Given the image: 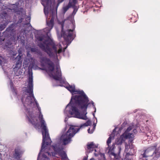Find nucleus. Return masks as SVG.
<instances>
[{
  "label": "nucleus",
  "mask_w": 160,
  "mask_h": 160,
  "mask_svg": "<svg viewBox=\"0 0 160 160\" xmlns=\"http://www.w3.org/2000/svg\"><path fill=\"white\" fill-rule=\"evenodd\" d=\"M34 62L33 61V58L31 57H30L28 58H26L25 59L23 64L25 65V67H28V71L29 72V74L30 75L32 73V72L30 73V70L32 68H33L34 65Z\"/></svg>",
  "instance_id": "9d476101"
},
{
  "label": "nucleus",
  "mask_w": 160,
  "mask_h": 160,
  "mask_svg": "<svg viewBox=\"0 0 160 160\" xmlns=\"http://www.w3.org/2000/svg\"><path fill=\"white\" fill-rule=\"evenodd\" d=\"M16 61H17L15 68L19 69L21 67L22 60V57L21 56L18 55L17 57L15 59Z\"/></svg>",
  "instance_id": "4468645a"
},
{
  "label": "nucleus",
  "mask_w": 160,
  "mask_h": 160,
  "mask_svg": "<svg viewBox=\"0 0 160 160\" xmlns=\"http://www.w3.org/2000/svg\"><path fill=\"white\" fill-rule=\"evenodd\" d=\"M45 8H44V12L45 14L46 15H48V10H45Z\"/></svg>",
  "instance_id": "c9c22d12"
},
{
  "label": "nucleus",
  "mask_w": 160,
  "mask_h": 160,
  "mask_svg": "<svg viewBox=\"0 0 160 160\" xmlns=\"http://www.w3.org/2000/svg\"><path fill=\"white\" fill-rule=\"evenodd\" d=\"M38 46L42 50L47 52L50 57L53 56L57 53L59 54L62 51L61 46L56 45L54 42L51 39L44 40L42 42L39 43Z\"/></svg>",
  "instance_id": "7ed1b4c3"
},
{
  "label": "nucleus",
  "mask_w": 160,
  "mask_h": 160,
  "mask_svg": "<svg viewBox=\"0 0 160 160\" xmlns=\"http://www.w3.org/2000/svg\"><path fill=\"white\" fill-rule=\"evenodd\" d=\"M74 29H68L65 31H62L61 33V37H63L64 40L68 43L70 44L73 39V33Z\"/></svg>",
  "instance_id": "6e6552de"
},
{
  "label": "nucleus",
  "mask_w": 160,
  "mask_h": 160,
  "mask_svg": "<svg viewBox=\"0 0 160 160\" xmlns=\"http://www.w3.org/2000/svg\"><path fill=\"white\" fill-rule=\"evenodd\" d=\"M115 130H116V129H115V128H114V129L113 130V132H114V131H115Z\"/></svg>",
  "instance_id": "a19ab883"
},
{
  "label": "nucleus",
  "mask_w": 160,
  "mask_h": 160,
  "mask_svg": "<svg viewBox=\"0 0 160 160\" xmlns=\"http://www.w3.org/2000/svg\"><path fill=\"white\" fill-rule=\"evenodd\" d=\"M37 39L38 40V41H42L43 40V38L42 36H39L38 37Z\"/></svg>",
  "instance_id": "7c9ffc66"
},
{
  "label": "nucleus",
  "mask_w": 160,
  "mask_h": 160,
  "mask_svg": "<svg viewBox=\"0 0 160 160\" xmlns=\"http://www.w3.org/2000/svg\"><path fill=\"white\" fill-rule=\"evenodd\" d=\"M70 7H71L70 6V5H69L68 4V5L63 7V13H65Z\"/></svg>",
  "instance_id": "a878e982"
},
{
  "label": "nucleus",
  "mask_w": 160,
  "mask_h": 160,
  "mask_svg": "<svg viewBox=\"0 0 160 160\" xmlns=\"http://www.w3.org/2000/svg\"><path fill=\"white\" fill-rule=\"evenodd\" d=\"M43 156L44 158V159L43 160H49V158L45 155L43 154Z\"/></svg>",
  "instance_id": "72a5a7b5"
},
{
  "label": "nucleus",
  "mask_w": 160,
  "mask_h": 160,
  "mask_svg": "<svg viewBox=\"0 0 160 160\" xmlns=\"http://www.w3.org/2000/svg\"><path fill=\"white\" fill-rule=\"evenodd\" d=\"M74 93L79 95L72 96L67 107L72 105L71 115L74 114L75 117L79 119L87 120V110L89 104L88 98L83 90L75 89Z\"/></svg>",
  "instance_id": "f257e3e1"
},
{
  "label": "nucleus",
  "mask_w": 160,
  "mask_h": 160,
  "mask_svg": "<svg viewBox=\"0 0 160 160\" xmlns=\"http://www.w3.org/2000/svg\"><path fill=\"white\" fill-rule=\"evenodd\" d=\"M10 87H11V89H12L14 90V85L13 84L12 81H10Z\"/></svg>",
  "instance_id": "2f4dec72"
},
{
  "label": "nucleus",
  "mask_w": 160,
  "mask_h": 160,
  "mask_svg": "<svg viewBox=\"0 0 160 160\" xmlns=\"http://www.w3.org/2000/svg\"><path fill=\"white\" fill-rule=\"evenodd\" d=\"M41 4L45 8L49 7L51 4V0H41Z\"/></svg>",
  "instance_id": "a211bd4d"
},
{
  "label": "nucleus",
  "mask_w": 160,
  "mask_h": 160,
  "mask_svg": "<svg viewBox=\"0 0 160 160\" xmlns=\"http://www.w3.org/2000/svg\"><path fill=\"white\" fill-rule=\"evenodd\" d=\"M87 158L86 157H85L83 158V160H87ZM94 160V159L93 158H92L90 159V160Z\"/></svg>",
  "instance_id": "4c0bfd02"
},
{
  "label": "nucleus",
  "mask_w": 160,
  "mask_h": 160,
  "mask_svg": "<svg viewBox=\"0 0 160 160\" xmlns=\"http://www.w3.org/2000/svg\"><path fill=\"white\" fill-rule=\"evenodd\" d=\"M30 51L32 52H35L40 55L42 54L41 52L39 51L37 47L30 48Z\"/></svg>",
  "instance_id": "4be33fe9"
},
{
  "label": "nucleus",
  "mask_w": 160,
  "mask_h": 160,
  "mask_svg": "<svg viewBox=\"0 0 160 160\" xmlns=\"http://www.w3.org/2000/svg\"><path fill=\"white\" fill-rule=\"evenodd\" d=\"M96 108H95V111H94V112H96Z\"/></svg>",
  "instance_id": "37998d69"
},
{
  "label": "nucleus",
  "mask_w": 160,
  "mask_h": 160,
  "mask_svg": "<svg viewBox=\"0 0 160 160\" xmlns=\"http://www.w3.org/2000/svg\"><path fill=\"white\" fill-rule=\"evenodd\" d=\"M125 152H126V154L125 156V158L126 160H131V158L129 156L131 155V154L129 152H128V147H129L127 143H125Z\"/></svg>",
  "instance_id": "aec40b11"
},
{
  "label": "nucleus",
  "mask_w": 160,
  "mask_h": 160,
  "mask_svg": "<svg viewBox=\"0 0 160 160\" xmlns=\"http://www.w3.org/2000/svg\"><path fill=\"white\" fill-rule=\"evenodd\" d=\"M29 54V52H28L27 53V56H28V55Z\"/></svg>",
  "instance_id": "79ce46f5"
},
{
  "label": "nucleus",
  "mask_w": 160,
  "mask_h": 160,
  "mask_svg": "<svg viewBox=\"0 0 160 160\" xmlns=\"http://www.w3.org/2000/svg\"><path fill=\"white\" fill-rule=\"evenodd\" d=\"M54 19L52 18H51V19L49 21L47 22V23L48 28H47V29L49 31H50L53 28L54 26Z\"/></svg>",
  "instance_id": "dca6fc26"
},
{
  "label": "nucleus",
  "mask_w": 160,
  "mask_h": 160,
  "mask_svg": "<svg viewBox=\"0 0 160 160\" xmlns=\"http://www.w3.org/2000/svg\"><path fill=\"white\" fill-rule=\"evenodd\" d=\"M55 15V12L54 10H52V18L54 19V17Z\"/></svg>",
  "instance_id": "473e14b6"
},
{
  "label": "nucleus",
  "mask_w": 160,
  "mask_h": 160,
  "mask_svg": "<svg viewBox=\"0 0 160 160\" xmlns=\"http://www.w3.org/2000/svg\"><path fill=\"white\" fill-rule=\"evenodd\" d=\"M28 114L29 116L28 117L29 121L32 124L35 125L36 122L34 121V119L35 118V117L33 115L32 112L30 111L28 112Z\"/></svg>",
  "instance_id": "2eb2a0df"
},
{
  "label": "nucleus",
  "mask_w": 160,
  "mask_h": 160,
  "mask_svg": "<svg viewBox=\"0 0 160 160\" xmlns=\"http://www.w3.org/2000/svg\"><path fill=\"white\" fill-rule=\"evenodd\" d=\"M52 147L55 152L54 153H52V156H55L56 155L58 154L61 157L62 160H64L68 158L66 153L63 150L62 148L58 147L56 144L55 145H52Z\"/></svg>",
  "instance_id": "1a4fd4ad"
},
{
  "label": "nucleus",
  "mask_w": 160,
  "mask_h": 160,
  "mask_svg": "<svg viewBox=\"0 0 160 160\" xmlns=\"http://www.w3.org/2000/svg\"><path fill=\"white\" fill-rule=\"evenodd\" d=\"M28 89L26 90L25 92L29 93V95L26 98L25 103L23 102L24 99L23 97H22L21 98V101L24 105H25V104L29 105L33 103L32 99V98L33 99L37 106L39 111L40 114L38 118L41 124V127L42 129V142L41 150H42L45 148V144H46L47 145H48L51 144L52 141L49 136L48 130L46 127V124L43 119V115L41 114L40 111V110L38 108L39 104L34 96L33 94V76H32V73L29 75V77L28 78Z\"/></svg>",
  "instance_id": "f03ea898"
},
{
  "label": "nucleus",
  "mask_w": 160,
  "mask_h": 160,
  "mask_svg": "<svg viewBox=\"0 0 160 160\" xmlns=\"http://www.w3.org/2000/svg\"><path fill=\"white\" fill-rule=\"evenodd\" d=\"M94 104V102H92V104Z\"/></svg>",
  "instance_id": "a18cd8bd"
},
{
  "label": "nucleus",
  "mask_w": 160,
  "mask_h": 160,
  "mask_svg": "<svg viewBox=\"0 0 160 160\" xmlns=\"http://www.w3.org/2000/svg\"><path fill=\"white\" fill-rule=\"evenodd\" d=\"M89 129H88V131Z\"/></svg>",
  "instance_id": "c03bdc74"
},
{
  "label": "nucleus",
  "mask_w": 160,
  "mask_h": 160,
  "mask_svg": "<svg viewBox=\"0 0 160 160\" xmlns=\"http://www.w3.org/2000/svg\"><path fill=\"white\" fill-rule=\"evenodd\" d=\"M114 139V137H112L111 136V135H110L107 141V143L108 146H109V144H110L111 142V140L112 139Z\"/></svg>",
  "instance_id": "bb28decb"
},
{
  "label": "nucleus",
  "mask_w": 160,
  "mask_h": 160,
  "mask_svg": "<svg viewBox=\"0 0 160 160\" xmlns=\"http://www.w3.org/2000/svg\"><path fill=\"white\" fill-rule=\"evenodd\" d=\"M12 40L9 39L7 40L5 42V44L2 45V48L4 49L9 50V49L12 48Z\"/></svg>",
  "instance_id": "f8f14e48"
},
{
  "label": "nucleus",
  "mask_w": 160,
  "mask_h": 160,
  "mask_svg": "<svg viewBox=\"0 0 160 160\" xmlns=\"http://www.w3.org/2000/svg\"><path fill=\"white\" fill-rule=\"evenodd\" d=\"M2 63V60L0 59V65H1Z\"/></svg>",
  "instance_id": "ea45409f"
},
{
  "label": "nucleus",
  "mask_w": 160,
  "mask_h": 160,
  "mask_svg": "<svg viewBox=\"0 0 160 160\" xmlns=\"http://www.w3.org/2000/svg\"><path fill=\"white\" fill-rule=\"evenodd\" d=\"M46 153L49 156V155L51 156V154L49 152H46Z\"/></svg>",
  "instance_id": "58836bf2"
},
{
  "label": "nucleus",
  "mask_w": 160,
  "mask_h": 160,
  "mask_svg": "<svg viewBox=\"0 0 160 160\" xmlns=\"http://www.w3.org/2000/svg\"><path fill=\"white\" fill-rule=\"evenodd\" d=\"M66 88L72 93H74L75 91L74 86L68 85L66 86Z\"/></svg>",
  "instance_id": "5701e85b"
},
{
  "label": "nucleus",
  "mask_w": 160,
  "mask_h": 160,
  "mask_svg": "<svg viewBox=\"0 0 160 160\" xmlns=\"http://www.w3.org/2000/svg\"><path fill=\"white\" fill-rule=\"evenodd\" d=\"M91 125V121L88 120L85 123L81 125L79 128H78L77 126H76L71 125L66 132L61 136V140L62 142L64 145L69 143L71 141L72 138L81 128L90 126Z\"/></svg>",
  "instance_id": "20e7f679"
},
{
  "label": "nucleus",
  "mask_w": 160,
  "mask_h": 160,
  "mask_svg": "<svg viewBox=\"0 0 160 160\" xmlns=\"http://www.w3.org/2000/svg\"><path fill=\"white\" fill-rule=\"evenodd\" d=\"M23 151L21 149L20 147H16L14 149L13 156L14 158L18 160L21 157V155L23 153Z\"/></svg>",
  "instance_id": "9b49d317"
},
{
  "label": "nucleus",
  "mask_w": 160,
  "mask_h": 160,
  "mask_svg": "<svg viewBox=\"0 0 160 160\" xmlns=\"http://www.w3.org/2000/svg\"><path fill=\"white\" fill-rule=\"evenodd\" d=\"M45 61L47 64L48 65V71L51 72V73L49 74L50 76L56 80L60 81L62 78V74L59 66H56V71L55 75H54L52 73V72L54 71L55 68V66L53 62L51 61L49 59L47 58L45 59Z\"/></svg>",
  "instance_id": "39448f33"
},
{
  "label": "nucleus",
  "mask_w": 160,
  "mask_h": 160,
  "mask_svg": "<svg viewBox=\"0 0 160 160\" xmlns=\"http://www.w3.org/2000/svg\"><path fill=\"white\" fill-rule=\"evenodd\" d=\"M73 9L74 10L72 12V14L74 15H75L78 11V8H77V7L75 6L73 7H72Z\"/></svg>",
  "instance_id": "c85d7f7f"
},
{
  "label": "nucleus",
  "mask_w": 160,
  "mask_h": 160,
  "mask_svg": "<svg viewBox=\"0 0 160 160\" xmlns=\"http://www.w3.org/2000/svg\"><path fill=\"white\" fill-rule=\"evenodd\" d=\"M115 148V143H113L112 146H108V153L110 158L113 160H121L120 154L121 151V148L120 146H118V153L114 152V149Z\"/></svg>",
  "instance_id": "0eeeda50"
},
{
  "label": "nucleus",
  "mask_w": 160,
  "mask_h": 160,
  "mask_svg": "<svg viewBox=\"0 0 160 160\" xmlns=\"http://www.w3.org/2000/svg\"><path fill=\"white\" fill-rule=\"evenodd\" d=\"M64 1V0H58V4H57V7L56 8V16H57V8L59 6V4L60 3L62 2H63Z\"/></svg>",
  "instance_id": "c756f323"
},
{
  "label": "nucleus",
  "mask_w": 160,
  "mask_h": 160,
  "mask_svg": "<svg viewBox=\"0 0 160 160\" xmlns=\"http://www.w3.org/2000/svg\"><path fill=\"white\" fill-rule=\"evenodd\" d=\"M132 129V128L131 127H129L126 130V131H125V132H128L129 131H130V130H131Z\"/></svg>",
  "instance_id": "f704fd0d"
},
{
  "label": "nucleus",
  "mask_w": 160,
  "mask_h": 160,
  "mask_svg": "<svg viewBox=\"0 0 160 160\" xmlns=\"http://www.w3.org/2000/svg\"><path fill=\"white\" fill-rule=\"evenodd\" d=\"M125 141V139L123 138V137H122V135H121L120 137L119 138H118L116 140L115 142L114 143H115V145H117L118 146H120V145H121L122 143L124 142Z\"/></svg>",
  "instance_id": "f3484780"
},
{
  "label": "nucleus",
  "mask_w": 160,
  "mask_h": 160,
  "mask_svg": "<svg viewBox=\"0 0 160 160\" xmlns=\"http://www.w3.org/2000/svg\"><path fill=\"white\" fill-rule=\"evenodd\" d=\"M5 38H2V37L0 36V43H1L2 41H4Z\"/></svg>",
  "instance_id": "e433bc0d"
},
{
  "label": "nucleus",
  "mask_w": 160,
  "mask_h": 160,
  "mask_svg": "<svg viewBox=\"0 0 160 160\" xmlns=\"http://www.w3.org/2000/svg\"><path fill=\"white\" fill-rule=\"evenodd\" d=\"M8 22H6L5 23L0 24V31L3 30L6 27L8 24Z\"/></svg>",
  "instance_id": "393cba45"
},
{
  "label": "nucleus",
  "mask_w": 160,
  "mask_h": 160,
  "mask_svg": "<svg viewBox=\"0 0 160 160\" xmlns=\"http://www.w3.org/2000/svg\"><path fill=\"white\" fill-rule=\"evenodd\" d=\"M122 135L125 140L128 138L131 139L133 137V135L132 133H128L127 132H125Z\"/></svg>",
  "instance_id": "412c9836"
},
{
  "label": "nucleus",
  "mask_w": 160,
  "mask_h": 160,
  "mask_svg": "<svg viewBox=\"0 0 160 160\" xmlns=\"http://www.w3.org/2000/svg\"><path fill=\"white\" fill-rule=\"evenodd\" d=\"M154 153L156 154L154 157L155 159H156V160H160V153L156 152V151H155Z\"/></svg>",
  "instance_id": "cd10ccee"
},
{
  "label": "nucleus",
  "mask_w": 160,
  "mask_h": 160,
  "mask_svg": "<svg viewBox=\"0 0 160 160\" xmlns=\"http://www.w3.org/2000/svg\"><path fill=\"white\" fill-rule=\"evenodd\" d=\"M78 2V0H69L68 4L71 7H73L75 6Z\"/></svg>",
  "instance_id": "b1692460"
},
{
  "label": "nucleus",
  "mask_w": 160,
  "mask_h": 160,
  "mask_svg": "<svg viewBox=\"0 0 160 160\" xmlns=\"http://www.w3.org/2000/svg\"><path fill=\"white\" fill-rule=\"evenodd\" d=\"M96 147V146L94 145L93 143L92 142L90 144L87 145V152L89 153L92 151L94 148Z\"/></svg>",
  "instance_id": "6ab92c4d"
},
{
  "label": "nucleus",
  "mask_w": 160,
  "mask_h": 160,
  "mask_svg": "<svg viewBox=\"0 0 160 160\" xmlns=\"http://www.w3.org/2000/svg\"><path fill=\"white\" fill-rule=\"evenodd\" d=\"M156 150V146L150 147L144 151L143 153L141 154L142 157L140 160H151L152 156Z\"/></svg>",
  "instance_id": "423d86ee"
},
{
  "label": "nucleus",
  "mask_w": 160,
  "mask_h": 160,
  "mask_svg": "<svg viewBox=\"0 0 160 160\" xmlns=\"http://www.w3.org/2000/svg\"><path fill=\"white\" fill-rule=\"evenodd\" d=\"M15 24L12 23L7 28L5 32L6 33H8V34H9L10 35H11L13 34V32H14L15 31L14 29L15 28Z\"/></svg>",
  "instance_id": "ddd939ff"
}]
</instances>
